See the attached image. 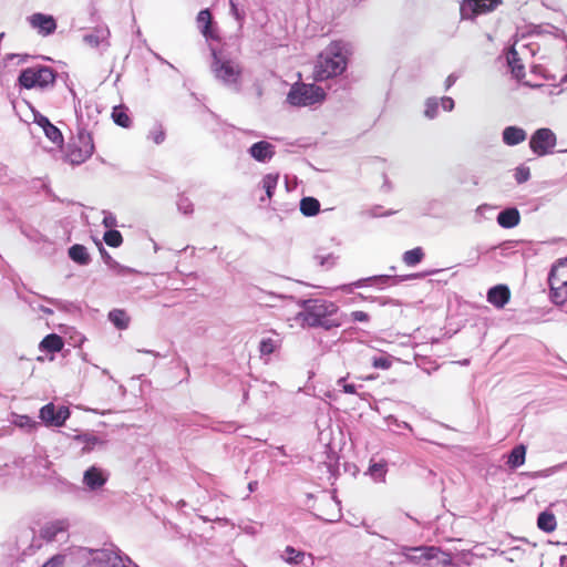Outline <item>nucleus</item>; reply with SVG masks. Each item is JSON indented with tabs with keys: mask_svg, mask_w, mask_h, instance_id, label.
Here are the masks:
<instances>
[{
	"mask_svg": "<svg viewBox=\"0 0 567 567\" xmlns=\"http://www.w3.org/2000/svg\"><path fill=\"white\" fill-rule=\"evenodd\" d=\"M212 53L210 72L215 80L234 93L243 89V65L229 56L224 49L209 44Z\"/></svg>",
	"mask_w": 567,
	"mask_h": 567,
	"instance_id": "1",
	"label": "nucleus"
},
{
	"mask_svg": "<svg viewBox=\"0 0 567 567\" xmlns=\"http://www.w3.org/2000/svg\"><path fill=\"white\" fill-rule=\"evenodd\" d=\"M346 47L341 42L330 43L319 55L313 69V80L322 82L341 75L348 65Z\"/></svg>",
	"mask_w": 567,
	"mask_h": 567,
	"instance_id": "2",
	"label": "nucleus"
},
{
	"mask_svg": "<svg viewBox=\"0 0 567 567\" xmlns=\"http://www.w3.org/2000/svg\"><path fill=\"white\" fill-rule=\"evenodd\" d=\"M56 76L58 73L51 66L37 64L22 69L18 75L17 84L25 90L45 91L54 86Z\"/></svg>",
	"mask_w": 567,
	"mask_h": 567,
	"instance_id": "3",
	"label": "nucleus"
},
{
	"mask_svg": "<svg viewBox=\"0 0 567 567\" xmlns=\"http://www.w3.org/2000/svg\"><path fill=\"white\" fill-rule=\"evenodd\" d=\"M326 99V92L321 86L296 82L291 85L287 102L292 106H311L321 103Z\"/></svg>",
	"mask_w": 567,
	"mask_h": 567,
	"instance_id": "4",
	"label": "nucleus"
},
{
	"mask_svg": "<svg viewBox=\"0 0 567 567\" xmlns=\"http://www.w3.org/2000/svg\"><path fill=\"white\" fill-rule=\"evenodd\" d=\"M333 312H336V307L331 302L308 300L303 305V310L299 313V320L302 326H323Z\"/></svg>",
	"mask_w": 567,
	"mask_h": 567,
	"instance_id": "5",
	"label": "nucleus"
},
{
	"mask_svg": "<svg viewBox=\"0 0 567 567\" xmlns=\"http://www.w3.org/2000/svg\"><path fill=\"white\" fill-rule=\"evenodd\" d=\"M94 152L92 135L84 128H80L76 137L71 141L65 150V159L72 165L84 163Z\"/></svg>",
	"mask_w": 567,
	"mask_h": 567,
	"instance_id": "6",
	"label": "nucleus"
},
{
	"mask_svg": "<svg viewBox=\"0 0 567 567\" xmlns=\"http://www.w3.org/2000/svg\"><path fill=\"white\" fill-rule=\"evenodd\" d=\"M501 0H463L460 3L461 20L474 21L478 16L494 11Z\"/></svg>",
	"mask_w": 567,
	"mask_h": 567,
	"instance_id": "7",
	"label": "nucleus"
},
{
	"mask_svg": "<svg viewBox=\"0 0 567 567\" xmlns=\"http://www.w3.org/2000/svg\"><path fill=\"white\" fill-rule=\"evenodd\" d=\"M557 138L555 133L547 127L536 130L529 140V147L538 156H544L553 152Z\"/></svg>",
	"mask_w": 567,
	"mask_h": 567,
	"instance_id": "8",
	"label": "nucleus"
},
{
	"mask_svg": "<svg viewBox=\"0 0 567 567\" xmlns=\"http://www.w3.org/2000/svg\"><path fill=\"white\" fill-rule=\"evenodd\" d=\"M196 27L206 41H220L217 23L208 8L198 12L196 17Z\"/></svg>",
	"mask_w": 567,
	"mask_h": 567,
	"instance_id": "9",
	"label": "nucleus"
},
{
	"mask_svg": "<svg viewBox=\"0 0 567 567\" xmlns=\"http://www.w3.org/2000/svg\"><path fill=\"white\" fill-rule=\"evenodd\" d=\"M70 416V410L66 406L56 408L53 403H48L40 410V419L51 426H62Z\"/></svg>",
	"mask_w": 567,
	"mask_h": 567,
	"instance_id": "10",
	"label": "nucleus"
},
{
	"mask_svg": "<svg viewBox=\"0 0 567 567\" xmlns=\"http://www.w3.org/2000/svg\"><path fill=\"white\" fill-rule=\"evenodd\" d=\"M548 282L554 297L558 298V291L567 287V259H560L553 266Z\"/></svg>",
	"mask_w": 567,
	"mask_h": 567,
	"instance_id": "11",
	"label": "nucleus"
},
{
	"mask_svg": "<svg viewBox=\"0 0 567 567\" xmlns=\"http://www.w3.org/2000/svg\"><path fill=\"white\" fill-rule=\"evenodd\" d=\"M30 25L38 30L39 34L48 37L56 29V21L52 16L44 13H33L28 18Z\"/></svg>",
	"mask_w": 567,
	"mask_h": 567,
	"instance_id": "12",
	"label": "nucleus"
},
{
	"mask_svg": "<svg viewBox=\"0 0 567 567\" xmlns=\"http://www.w3.org/2000/svg\"><path fill=\"white\" fill-rule=\"evenodd\" d=\"M248 153L257 162L267 163L275 155V146L269 142L259 141L249 147Z\"/></svg>",
	"mask_w": 567,
	"mask_h": 567,
	"instance_id": "13",
	"label": "nucleus"
},
{
	"mask_svg": "<svg viewBox=\"0 0 567 567\" xmlns=\"http://www.w3.org/2000/svg\"><path fill=\"white\" fill-rule=\"evenodd\" d=\"M34 122L40 126L42 127L45 136L54 144H61L63 143V135L61 133V131L55 126L53 125L50 120L40 114V113H37L34 115Z\"/></svg>",
	"mask_w": 567,
	"mask_h": 567,
	"instance_id": "14",
	"label": "nucleus"
},
{
	"mask_svg": "<svg viewBox=\"0 0 567 567\" xmlns=\"http://www.w3.org/2000/svg\"><path fill=\"white\" fill-rule=\"evenodd\" d=\"M511 298L509 288L505 285H497L487 292V300L497 308H503Z\"/></svg>",
	"mask_w": 567,
	"mask_h": 567,
	"instance_id": "15",
	"label": "nucleus"
},
{
	"mask_svg": "<svg viewBox=\"0 0 567 567\" xmlns=\"http://www.w3.org/2000/svg\"><path fill=\"white\" fill-rule=\"evenodd\" d=\"M506 62L508 68L511 69L512 75L522 80L525 76V66L516 51L515 47H511L506 51Z\"/></svg>",
	"mask_w": 567,
	"mask_h": 567,
	"instance_id": "16",
	"label": "nucleus"
},
{
	"mask_svg": "<svg viewBox=\"0 0 567 567\" xmlns=\"http://www.w3.org/2000/svg\"><path fill=\"white\" fill-rule=\"evenodd\" d=\"M526 131L518 126H506L502 133L503 142L508 146L518 145L523 143L526 140Z\"/></svg>",
	"mask_w": 567,
	"mask_h": 567,
	"instance_id": "17",
	"label": "nucleus"
},
{
	"mask_svg": "<svg viewBox=\"0 0 567 567\" xmlns=\"http://www.w3.org/2000/svg\"><path fill=\"white\" fill-rule=\"evenodd\" d=\"M83 482L89 488L96 489L105 484L106 478L100 468L91 466L85 471Z\"/></svg>",
	"mask_w": 567,
	"mask_h": 567,
	"instance_id": "18",
	"label": "nucleus"
},
{
	"mask_svg": "<svg viewBox=\"0 0 567 567\" xmlns=\"http://www.w3.org/2000/svg\"><path fill=\"white\" fill-rule=\"evenodd\" d=\"M520 215L516 208L502 210L497 216V223L504 228H513L519 224Z\"/></svg>",
	"mask_w": 567,
	"mask_h": 567,
	"instance_id": "19",
	"label": "nucleus"
},
{
	"mask_svg": "<svg viewBox=\"0 0 567 567\" xmlns=\"http://www.w3.org/2000/svg\"><path fill=\"white\" fill-rule=\"evenodd\" d=\"M64 347L62 337L55 333L48 334L39 344L40 350L48 352H60Z\"/></svg>",
	"mask_w": 567,
	"mask_h": 567,
	"instance_id": "20",
	"label": "nucleus"
},
{
	"mask_svg": "<svg viewBox=\"0 0 567 567\" xmlns=\"http://www.w3.org/2000/svg\"><path fill=\"white\" fill-rule=\"evenodd\" d=\"M66 530V524L63 520H56L47 524L40 532L41 538L52 542L59 533Z\"/></svg>",
	"mask_w": 567,
	"mask_h": 567,
	"instance_id": "21",
	"label": "nucleus"
},
{
	"mask_svg": "<svg viewBox=\"0 0 567 567\" xmlns=\"http://www.w3.org/2000/svg\"><path fill=\"white\" fill-rule=\"evenodd\" d=\"M69 257L76 264L85 266L91 261L85 246L75 244L69 248Z\"/></svg>",
	"mask_w": 567,
	"mask_h": 567,
	"instance_id": "22",
	"label": "nucleus"
},
{
	"mask_svg": "<svg viewBox=\"0 0 567 567\" xmlns=\"http://www.w3.org/2000/svg\"><path fill=\"white\" fill-rule=\"evenodd\" d=\"M525 458L526 446L524 444H519L511 451L506 464L508 467L515 470L525 463Z\"/></svg>",
	"mask_w": 567,
	"mask_h": 567,
	"instance_id": "23",
	"label": "nucleus"
},
{
	"mask_svg": "<svg viewBox=\"0 0 567 567\" xmlns=\"http://www.w3.org/2000/svg\"><path fill=\"white\" fill-rule=\"evenodd\" d=\"M537 527L545 533L554 532L557 527L555 515L548 511L542 512L537 518Z\"/></svg>",
	"mask_w": 567,
	"mask_h": 567,
	"instance_id": "24",
	"label": "nucleus"
},
{
	"mask_svg": "<svg viewBox=\"0 0 567 567\" xmlns=\"http://www.w3.org/2000/svg\"><path fill=\"white\" fill-rule=\"evenodd\" d=\"M125 105H116L112 111V118L114 123L121 127L127 128L131 126V118Z\"/></svg>",
	"mask_w": 567,
	"mask_h": 567,
	"instance_id": "25",
	"label": "nucleus"
},
{
	"mask_svg": "<svg viewBox=\"0 0 567 567\" xmlns=\"http://www.w3.org/2000/svg\"><path fill=\"white\" fill-rule=\"evenodd\" d=\"M320 210V203L315 197H303L300 200V212L307 217L316 216Z\"/></svg>",
	"mask_w": 567,
	"mask_h": 567,
	"instance_id": "26",
	"label": "nucleus"
},
{
	"mask_svg": "<svg viewBox=\"0 0 567 567\" xmlns=\"http://www.w3.org/2000/svg\"><path fill=\"white\" fill-rule=\"evenodd\" d=\"M109 34L110 32L107 29L100 28L94 30L93 32L86 33L83 37V40L91 47H99L102 42H104L107 39Z\"/></svg>",
	"mask_w": 567,
	"mask_h": 567,
	"instance_id": "27",
	"label": "nucleus"
},
{
	"mask_svg": "<svg viewBox=\"0 0 567 567\" xmlns=\"http://www.w3.org/2000/svg\"><path fill=\"white\" fill-rule=\"evenodd\" d=\"M109 319L117 329H126L130 323V317L122 309H114L110 311Z\"/></svg>",
	"mask_w": 567,
	"mask_h": 567,
	"instance_id": "28",
	"label": "nucleus"
},
{
	"mask_svg": "<svg viewBox=\"0 0 567 567\" xmlns=\"http://www.w3.org/2000/svg\"><path fill=\"white\" fill-rule=\"evenodd\" d=\"M424 258V251L421 247H415L403 254L402 260L406 266H415L420 264Z\"/></svg>",
	"mask_w": 567,
	"mask_h": 567,
	"instance_id": "29",
	"label": "nucleus"
},
{
	"mask_svg": "<svg viewBox=\"0 0 567 567\" xmlns=\"http://www.w3.org/2000/svg\"><path fill=\"white\" fill-rule=\"evenodd\" d=\"M103 240L110 247H120L123 243V236L118 230L110 229L104 233Z\"/></svg>",
	"mask_w": 567,
	"mask_h": 567,
	"instance_id": "30",
	"label": "nucleus"
},
{
	"mask_svg": "<svg viewBox=\"0 0 567 567\" xmlns=\"http://www.w3.org/2000/svg\"><path fill=\"white\" fill-rule=\"evenodd\" d=\"M280 346V341L272 338H266L260 341L259 351L262 355H269Z\"/></svg>",
	"mask_w": 567,
	"mask_h": 567,
	"instance_id": "31",
	"label": "nucleus"
},
{
	"mask_svg": "<svg viewBox=\"0 0 567 567\" xmlns=\"http://www.w3.org/2000/svg\"><path fill=\"white\" fill-rule=\"evenodd\" d=\"M285 560L289 564H301L305 558V553L301 550H297L291 546H287L285 549Z\"/></svg>",
	"mask_w": 567,
	"mask_h": 567,
	"instance_id": "32",
	"label": "nucleus"
},
{
	"mask_svg": "<svg viewBox=\"0 0 567 567\" xmlns=\"http://www.w3.org/2000/svg\"><path fill=\"white\" fill-rule=\"evenodd\" d=\"M533 34H551L554 37H559L560 33H563V31L560 29H558L557 27L555 25H551V24H537V25H533V31H532Z\"/></svg>",
	"mask_w": 567,
	"mask_h": 567,
	"instance_id": "33",
	"label": "nucleus"
},
{
	"mask_svg": "<svg viewBox=\"0 0 567 567\" xmlns=\"http://www.w3.org/2000/svg\"><path fill=\"white\" fill-rule=\"evenodd\" d=\"M440 102L435 97H429L425 102L424 115L425 117L433 120L439 115Z\"/></svg>",
	"mask_w": 567,
	"mask_h": 567,
	"instance_id": "34",
	"label": "nucleus"
},
{
	"mask_svg": "<svg viewBox=\"0 0 567 567\" xmlns=\"http://www.w3.org/2000/svg\"><path fill=\"white\" fill-rule=\"evenodd\" d=\"M148 140H152L155 144L159 145L165 141V131L162 124L156 123L148 132Z\"/></svg>",
	"mask_w": 567,
	"mask_h": 567,
	"instance_id": "35",
	"label": "nucleus"
},
{
	"mask_svg": "<svg viewBox=\"0 0 567 567\" xmlns=\"http://www.w3.org/2000/svg\"><path fill=\"white\" fill-rule=\"evenodd\" d=\"M415 550L420 551V557L425 560L437 558L440 554H444L439 547L434 546L419 547Z\"/></svg>",
	"mask_w": 567,
	"mask_h": 567,
	"instance_id": "36",
	"label": "nucleus"
},
{
	"mask_svg": "<svg viewBox=\"0 0 567 567\" xmlns=\"http://www.w3.org/2000/svg\"><path fill=\"white\" fill-rule=\"evenodd\" d=\"M369 471L372 476L383 478L386 473V462L373 463L370 465Z\"/></svg>",
	"mask_w": 567,
	"mask_h": 567,
	"instance_id": "37",
	"label": "nucleus"
},
{
	"mask_svg": "<svg viewBox=\"0 0 567 567\" xmlns=\"http://www.w3.org/2000/svg\"><path fill=\"white\" fill-rule=\"evenodd\" d=\"M372 365L375 369L386 370V369L391 368L392 361H391L390 357H378V358H373Z\"/></svg>",
	"mask_w": 567,
	"mask_h": 567,
	"instance_id": "38",
	"label": "nucleus"
},
{
	"mask_svg": "<svg viewBox=\"0 0 567 567\" xmlns=\"http://www.w3.org/2000/svg\"><path fill=\"white\" fill-rule=\"evenodd\" d=\"M230 6V14L239 22L241 25L245 19V12L240 10L235 0H229Z\"/></svg>",
	"mask_w": 567,
	"mask_h": 567,
	"instance_id": "39",
	"label": "nucleus"
},
{
	"mask_svg": "<svg viewBox=\"0 0 567 567\" xmlns=\"http://www.w3.org/2000/svg\"><path fill=\"white\" fill-rule=\"evenodd\" d=\"M13 59H18V64L27 63L30 59H33L30 54H20V53H9L6 56V60L11 61Z\"/></svg>",
	"mask_w": 567,
	"mask_h": 567,
	"instance_id": "40",
	"label": "nucleus"
},
{
	"mask_svg": "<svg viewBox=\"0 0 567 567\" xmlns=\"http://www.w3.org/2000/svg\"><path fill=\"white\" fill-rule=\"evenodd\" d=\"M64 563V556L55 555L50 558L42 567H62Z\"/></svg>",
	"mask_w": 567,
	"mask_h": 567,
	"instance_id": "41",
	"label": "nucleus"
},
{
	"mask_svg": "<svg viewBox=\"0 0 567 567\" xmlns=\"http://www.w3.org/2000/svg\"><path fill=\"white\" fill-rule=\"evenodd\" d=\"M84 442L83 452H90L96 444L101 443L96 436L85 437Z\"/></svg>",
	"mask_w": 567,
	"mask_h": 567,
	"instance_id": "42",
	"label": "nucleus"
},
{
	"mask_svg": "<svg viewBox=\"0 0 567 567\" xmlns=\"http://www.w3.org/2000/svg\"><path fill=\"white\" fill-rule=\"evenodd\" d=\"M444 111L451 112L454 109V100L450 96H443L440 101Z\"/></svg>",
	"mask_w": 567,
	"mask_h": 567,
	"instance_id": "43",
	"label": "nucleus"
},
{
	"mask_svg": "<svg viewBox=\"0 0 567 567\" xmlns=\"http://www.w3.org/2000/svg\"><path fill=\"white\" fill-rule=\"evenodd\" d=\"M353 321L367 322L369 321V315L362 310H357L351 313Z\"/></svg>",
	"mask_w": 567,
	"mask_h": 567,
	"instance_id": "44",
	"label": "nucleus"
},
{
	"mask_svg": "<svg viewBox=\"0 0 567 567\" xmlns=\"http://www.w3.org/2000/svg\"><path fill=\"white\" fill-rule=\"evenodd\" d=\"M17 424L20 427H24V426L33 427L35 425V422L28 415H21V416H19V421L17 422Z\"/></svg>",
	"mask_w": 567,
	"mask_h": 567,
	"instance_id": "45",
	"label": "nucleus"
},
{
	"mask_svg": "<svg viewBox=\"0 0 567 567\" xmlns=\"http://www.w3.org/2000/svg\"><path fill=\"white\" fill-rule=\"evenodd\" d=\"M530 176V169L526 165H519L516 168V172L514 174V177H529Z\"/></svg>",
	"mask_w": 567,
	"mask_h": 567,
	"instance_id": "46",
	"label": "nucleus"
},
{
	"mask_svg": "<svg viewBox=\"0 0 567 567\" xmlns=\"http://www.w3.org/2000/svg\"><path fill=\"white\" fill-rule=\"evenodd\" d=\"M277 179H267L264 183V188L266 189L268 198L272 195V189L276 187Z\"/></svg>",
	"mask_w": 567,
	"mask_h": 567,
	"instance_id": "47",
	"label": "nucleus"
},
{
	"mask_svg": "<svg viewBox=\"0 0 567 567\" xmlns=\"http://www.w3.org/2000/svg\"><path fill=\"white\" fill-rule=\"evenodd\" d=\"M344 381H346V378H341V379H339L338 383L339 384H343L342 388H343V391L346 393L354 394L355 393V386L353 384L344 383Z\"/></svg>",
	"mask_w": 567,
	"mask_h": 567,
	"instance_id": "48",
	"label": "nucleus"
},
{
	"mask_svg": "<svg viewBox=\"0 0 567 567\" xmlns=\"http://www.w3.org/2000/svg\"><path fill=\"white\" fill-rule=\"evenodd\" d=\"M115 223H116V220L113 216H106L103 219V225L107 228L115 226Z\"/></svg>",
	"mask_w": 567,
	"mask_h": 567,
	"instance_id": "49",
	"label": "nucleus"
},
{
	"mask_svg": "<svg viewBox=\"0 0 567 567\" xmlns=\"http://www.w3.org/2000/svg\"><path fill=\"white\" fill-rule=\"evenodd\" d=\"M457 78L454 74H450L445 80V89L449 90L456 82Z\"/></svg>",
	"mask_w": 567,
	"mask_h": 567,
	"instance_id": "50",
	"label": "nucleus"
},
{
	"mask_svg": "<svg viewBox=\"0 0 567 567\" xmlns=\"http://www.w3.org/2000/svg\"><path fill=\"white\" fill-rule=\"evenodd\" d=\"M264 177L271 178V177H279V175L267 174V175H265Z\"/></svg>",
	"mask_w": 567,
	"mask_h": 567,
	"instance_id": "51",
	"label": "nucleus"
},
{
	"mask_svg": "<svg viewBox=\"0 0 567 567\" xmlns=\"http://www.w3.org/2000/svg\"><path fill=\"white\" fill-rule=\"evenodd\" d=\"M443 555L446 557L445 561H449L450 556L447 554H445V553Z\"/></svg>",
	"mask_w": 567,
	"mask_h": 567,
	"instance_id": "52",
	"label": "nucleus"
},
{
	"mask_svg": "<svg viewBox=\"0 0 567 567\" xmlns=\"http://www.w3.org/2000/svg\"><path fill=\"white\" fill-rule=\"evenodd\" d=\"M249 488L252 491V488H255V485H252V483H249Z\"/></svg>",
	"mask_w": 567,
	"mask_h": 567,
	"instance_id": "53",
	"label": "nucleus"
},
{
	"mask_svg": "<svg viewBox=\"0 0 567 567\" xmlns=\"http://www.w3.org/2000/svg\"><path fill=\"white\" fill-rule=\"evenodd\" d=\"M249 488L252 491V488H255V485H252V483H249Z\"/></svg>",
	"mask_w": 567,
	"mask_h": 567,
	"instance_id": "54",
	"label": "nucleus"
},
{
	"mask_svg": "<svg viewBox=\"0 0 567 567\" xmlns=\"http://www.w3.org/2000/svg\"><path fill=\"white\" fill-rule=\"evenodd\" d=\"M487 39H488L489 41H492V40H493V38H492V35H491V34H487Z\"/></svg>",
	"mask_w": 567,
	"mask_h": 567,
	"instance_id": "55",
	"label": "nucleus"
}]
</instances>
